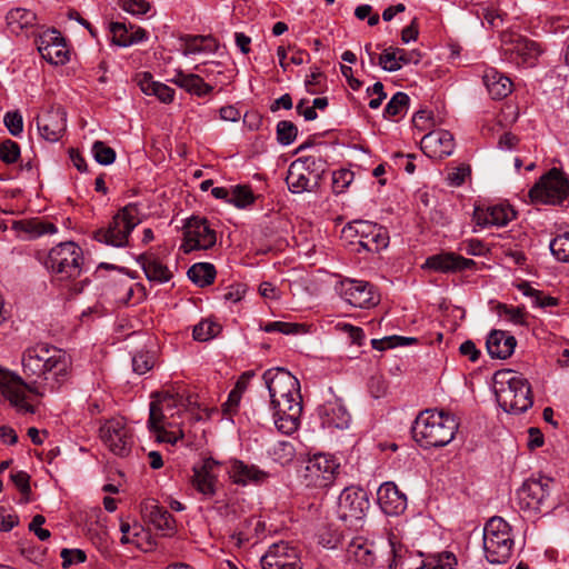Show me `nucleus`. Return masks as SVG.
Here are the masks:
<instances>
[{
    "label": "nucleus",
    "mask_w": 569,
    "mask_h": 569,
    "mask_svg": "<svg viewBox=\"0 0 569 569\" xmlns=\"http://www.w3.org/2000/svg\"><path fill=\"white\" fill-rule=\"evenodd\" d=\"M298 134L297 126L288 120H281L277 124V140L282 146L292 143Z\"/></svg>",
    "instance_id": "48"
},
{
    "label": "nucleus",
    "mask_w": 569,
    "mask_h": 569,
    "mask_svg": "<svg viewBox=\"0 0 569 569\" xmlns=\"http://www.w3.org/2000/svg\"><path fill=\"white\" fill-rule=\"evenodd\" d=\"M325 79V76L321 71L316 69L311 72L310 76L306 79V89L310 94H318L321 91L320 84Z\"/></svg>",
    "instance_id": "63"
},
{
    "label": "nucleus",
    "mask_w": 569,
    "mask_h": 569,
    "mask_svg": "<svg viewBox=\"0 0 569 569\" xmlns=\"http://www.w3.org/2000/svg\"><path fill=\"white\" fill-rule=\"evenodd\" d=\"M226 471L229 479L239 486L260 485L268 478V473L253 465H247L233 459L227 463Z\"/></svg>",
    "instance_id": "25"
},
{
    "label": "nucleus",
    "mask_w": 569,
    "mask_h": 569,
    "mask_svg": "<svg viewBox=\"0 0 569 569\" xmlns=\"http://www.w3.org/2000/svg\"><path fill=\"white\" fill-rule=\"evenodd\" d=\"M92 154L96 161L103 166L111 164L116 160V151L99 140L92 144Z\"/></svg>",
    "instance_id": "49"
},
{
    "label": "nucleus",
    "mask_w": 569,
    "mask_h": 569,
    "mask_svg": "<svg viewBox=\"0 0 569 569\" xmlns=\"http://www.w3.org/2000/svg\"><path fill=\"white\" fill-rule=\"evenodd\" d=\"M340 473V461L332 455L316 453L307 461L305 481L308 487L328 488Z\"/></svg>",
    "instance_id": "10"
},
{
    "label": "nucleus",
    "mask_w": 569,
    "mask_h": 569,
    "mask_svg": "<svg viewBox=\"0 0 569 569\" xmlns=\"http://www.w3.org/2000/svg\"><path fill=\"white\" fill-rule=\"evenodd\" d=\"M189 279L199 287L211 284L216 278L214 266L208 262L192 264L188 272Z\"/></svg>",
    "instance_id": "38"
},
{
    "label": "nucleus",
    "mask_w": 569,
    "mask_h": 569,
    "mask_svg": "<svg viewBox=\"0 0 569 569\" xmlns=\"http://www.w3.org/2000/svg\"><path fill=\"white\" fill-rule=\"evenodd\" d=\"M62 559V567L68 568L72 565L82 563L86 561V552L81 549H62L60 552Z\"/></svg>",
    "instance_id": "59"
},
{
    "label": "nucleus",
    "mask_w": 569,
    "mask_h": 569,
    "mask_svg": "<svg viewBox=\"0 0 569 569\" xmlns=\"http://www.w3.org/2000/svg\"><path fill=\"white\" fill-rule=\"evenodd\" d=\"M221 330V327L211 320H201L193 327V338L198 341H208L214 338Z\"/></svg>",
    "instance_id": "44"
},
{
    "label": "nucleus",
    "mask_w": 569,
    "mask_h": 569,
    "mask_svg": "<svg viewBox=\"0 0 569 569\" xmlns=\"http://www.w3.org/2000/svg\"><path fill=\"white\" fill-rule=\"evenodd\" d=\"M340 297L348 305L359 309H371L380 302L377 288L365 280L346 278L337 287Z\"/></svg>",
    "instance_id": "11"
},
{
    "label": "nucleus",
    "mask_w": 569,
    "mask_h": 569,
    "mask_svg": "<svg viewBox=\"0 0 569 569\" xmlns=\"http://www.w3.org/2000/svg\"><path fill=\"white\" fill-rule=\"evenodd\" d=\"M216 231L210 228L207 219L191 217L187 220L183 231L181 250L189 253L192 250H207L216 244Z\"/></svg>",
    "instance_id": "14"
},
{
    "label": "nucleus",
    "mask_w": 569,
    "mask_h": 569,
    "mask_svg": "<svg viewBox=\"0 0 569 569\" xmlns=\"http://www.w3.org/2000/svg\"><path fill=\"white\" fill-rule=\"evenodd\" d=\"M493 389L499 406L509 413H522L533 403L529 381L512 370H501L495 373Z\"/></svg>",
    "instance_id": "5"
},
{
    "label": "nucleus",
    "mask_w": 569,
    "mask_h": 569,
    "mask_svg": "<svg viewBox=\"0 0 569 569\" xmlns=\"http://www.w3.org/2000/svg\"><path fill=\"white\" fill-rule=\"evenodd\" d=\"M20 158V147L16 141L4 140L0 144V159L6 164H12Z\"/></svg>",
    "instance_id": "54"
},
{
    "label": "nucleus",
    "mask_w": 569,
    "mask_h": 569,
    "mask_svg": "<svg viewBox=\"0 0 569 569\" xmlns=\"http://www.w3.org/2000/svg\"><path fill=\"white\" fill-rule=\"evenodd\" d=\"M83 263L82 249L72 241L54 246L44 259V267L52 278L64 284L74 281L82 274Z\"/></svg>",
    "instance_id": "6"
},
{
    "label": "nucleus",
    "mask_w": 569,
    "mask_h": 569,
    "mask_svg": "<svg viewBox=\"0 0 569 569\" xmlns=\"http://www.w3.org/2000/svg\"><path fill=\"white\" fill-rule=\"evenodd\" d=\"M262 378L277 429L283 435H292L299 428L302 413L299 380L283 368L268 369Z\"/></svg>",
    "instance_id": "2"
},
{
    "label": "nucleus",
    "mask_w": 569,
    "mask_h": 569,
    "mask_svg": "<svg viewBox=\"0 0 569 569\" xmlns=\"http://www.w3.org/2000/svg\"><path fill=\"white\" fill-rule=\"evenodd\" d=\"M457 558L450 551L429 555L418 569H456Z\"/></svg>",
    "instance_id": "40"
},
{
    "label": "nucleus",
    "mask_w": 569,
    "mask_h": 569,
    "mask_svg": "<svg viewBox=\"0 0 569 569\" xmlns=\"http://www.w3.org/2000/svg\"><path fill=\"white\" fill-rule=\"evenodd\" d=\"M286 182L288 188L293 193L311 192L315 191L319 183L313 181L311 177L306 172L302 164L292 162L289 167Z\"/></svg>",
    "instance_id": "31"
},
{
    "label": "nucleus",
    "mask_w": 569,
    "mask_h": 569,
    "mask_svg": "<svg viewBox=\"0 0 569 569\" xmlns=\"http://www.w3.org/2000/svg\"><path fill=\"white\" fill-rule=\"evenodd\" d=\"M173 82L189 93L204 97L212 92L213 87L206 83L199 74L177 72Z\"/></svg>",
    "instance_id": "34"
},
{
    "label": "nucleus",
    "mask_w": 569,
    "mask_h": 569,
    "mask_svg": "<svg viewBox=\"0 0 569 569\" xmlns=\"http://www.w3.org/2000/svg\"><path fill=\"white\" fill-rule=\"evenodd\" d=\"M110 32L112 34V41L117 46L120 47H129L132 46V40L130 38V31L126 27L124 23L121 22H112L110 24Z\"/></svg>",
    "instance_id": "55"
},
{
    "label": "nucleus",
    "mask_w": 569,
    "mask_h": 569,
    "mask_svg": "<svg viewBox=\"0 0 569 569\" xmlns=\"http://www.w3.org/2000/svg\"><path fill=\"white\" fill-rule=\"evenodd\" d=\"M389 551L385 556L386 569H397L402 565L403 560L408 555V548L402 545L396 536H391L388 539Z\"/></svg>",
    "instance_id": "39"
},
{
    "label": "nucleus",
    "mask_w": 569,
    "mask_h": 569,
    "mask_svg": "<svg viewBox=\"0 0 569 569\" xmlns=\"http://www.w3.org/2000/svg\"><path fill=\"white\" fill-rule=\"evenodd\" d=\"M190 403L189 399L173 389L162 391L150 403L148 427L150 431L157 435L159 442L174 445L183 437L180 428L168 430V428L178 427L174 417Z\"/></svg>",
    "instance_id": "3"
},
{
    "label": "nucleus",
    "mask_w": 569,
    "mask_h": 569,
    "mask_svg": "<svg viewBox=\"0 0 569 569\" xmlns=\"http://www.w3.org/2000/svg\"><path fill=\"white\" fill-rule=\"evenodd\" d=\"M7 23L14 33L32 27L36 22V13L24 8H16L7 13Z\"/></svg>",
    "instance_id": "37"
},
{
    "label": "nucleus",
    "mask_w": 569,
    "mask_h": 569,
    "mask_svg": "<svg viewBox=\"0 0 569 569\" xmlns=\"http://www.w3.org/2000/svg\"><path fill=\"white\" fill-rule=\"evenodd\" d=\"M10 478L21 495L24 497L23 501L28 502L29 495L31 493L30 476L26 471H17L11 473Z\"/></svg>",
    "instance_id": "57"
},
{
    "label": "nucleus",
    "mask_w": 569,
    "mask_h": 569,
    "mask_svg": "<svg viewBox=\"0 0 569 569\" xmlns=\"http://www.w3.org/2000/svg\"><path fill=\"white\" fill-rule=\"evenodd\" d=\"M153 367V359L150 355L139 352L132 358V369L138 375H144Z\"/></svg>",
    "instance_id": "60"
},
{
    "label": "nucleus",
    "mask_w": 569,
    "mask_h": 569,
    "mask_svg": "<svg viewBox=\"0 0 569 569\" xmlns=\"http://www.w3.org/2000/svg\"><path fill=\"white\" fill-rule=\"evenodd\" d=\"M417 339L412 337H402V336H389L382 339H372L371 345L373 349L377 350H387L400 346H409L417 343Z\"/></svg>",
    "instance_id": "42"
},
{
    "label": "nucleus",
    "mask_w": 569,
    "mask_h": 569,
    "mask_svg": "<svg viewBox=\"0 0 569 569\" xmlns=\"http://www.w3.org/2000/svg\"><path fill=\"white\" fill-rule=\"evenodd\" d=\"M221 463L212 458H207L201 466L193 467L192 486L198 492L211 498L217 492V482Z\"/></svg>",
    "instance_id": "19"
},
{
    "label": "nucleus",
    "mask_w": 569,
    "mask_h": 569,
    "mask_svg": "<svg viewBox=\"0 0 569 569\" xmlns=\"http://www.w3.org/2000/svg\"><path fill=\"white\" fill-rule=\"evenodd\" d=\"M295 162L302 164V167L306 169V172L311 177L313 181H317L318 183L320 182L321 177L326 171L327 164L320 156H308L299 158L295 160Z\"/></svg>",
    "instance_id": "41"
},
{
    "label": "nucleus",
    "mask_w": 569,
    "mask_h": 569,
    "mask_svg": "<svg viewBox=\"0 0 569 569\" xmlns=\"http://www.w3.org/2000/svg\"><path fill=\"white\" fill-rule=\"evenodd\" d=\"M141 513L143 519L152 525L156 530L160 531L162 536H172L176 532L174 518L157 500H144L141 503Z\"/></svg>",
    "instance_id": "21"
},
{
    "label": "nucleus",
    "mask_w": 569,
    "mask_h": 569,
    "mask_svg": "<svg viewBox=\"0 0 569 569\" xmlns=\"http://www.w3.org/2000/svg\"><path fill=\"white\" fill-rule=\"evenodd\" d=\"M46 522V518L42 515H36L30 525L29 530L33 531L34 535L41 540L44 541L50 538L51 533L49 530L41 528V526Z\"/></svg>",
    "instance_id": "62"
},
{
    "label": "nucleus",
    "mask_w": 569,
    "mask_h": 569,
    "mask_svg": "<svg viewBox=\"0 0 569 569\" xmlns=\"http://www.w3.org/2000/svg\"><path fill=\"white\" fill-rule=\"evenodd\" d=\"M515 218V210L507 203L476 207L473 211V220L481 228L503 227Z\"/></svg>",
    "instance_id": "20"
},
{
    "label": "nucleus",
    "mask_w": 569,
    "mask_h": 569,
    "mask_svg": "<svg viewBox=\"0 0 569 569\" xmlns=\"http://www.w3.org/2000/svg\"><path fill=\"white\" fill-rule=\"evenodd\" d=\"M138 261L151 281L168 282L172 278L168 267L153 256L141 254Z\"/></svg>",
    "instance_id": "35"
},
{
    "label": "nucleus",
    "mask_w": 569,
    "mask_h": 569,
    "mask_svg": "<svg viewBox=\"0 0 569 569\" xmlns=\"http://www.w3.org/2000/svg\"><path fill=\"white\" fill-rule=\"evenodd\" d=\"M398 48L389 47L386 48L382 53L378 57V66L389 72H395L401 69V63L398 61Z\"/></svg>",
    "instance_id": "46"
},
{
    "label": "nucleus",
    "mask_w": 569,
    "mask_h": 569,
    "mask_svg": "<svg viewBox=\"0 0 569 569\" xmlns=\"http://www.w3.org/2000/svg\"><path fill=\"white\" fill-rule=\"evenodd\" d=\"M353 172L348 169H341L332 174V187L335 192H343L352 182Z\"/></svg>",
    "instance_id": "56"
},
{
    "label": "nucleus",
    "mask_w": 569,
    "mask_h": 569,
    "mask_svg": "<svg viewBox=\"0 0 569 569\" xmlns=\"http://www.w3.org/2000/svg\"><path fill=\"white\" fill-rule=\"evenodd\" d=\"M254 201V196L251 189L247 186H237L228 199L229 203L234 204L238 208H244Z\"/></svg>",
    "instance_id": "50"
},
{
    "label": "nucleus",
    "mask_w": 569,
    "mask_h": 569,
    "mask_svg": "<svg viewBox=\"0 0 569 569\" xmlns=\"http://www.w3.org/2000/svg\"><path fill=\"white\" fill-rule=\"evenodd\" d=\"M141 90L149 96H156L161 102L170 103L174 98V90L169 86L152 80L149 73H144L140 80Z\"/></svg>",
    "instance_id": "36"
},
{
    "label": "nucleus",
    "mask_w": 569,
    "mask_h": 569,
    "mask_svg": "<svg viewBox=\"0 0 569 569\" xmlns=\"http://www.w3.org/2000/svg\"><path fill=\"white\" fill-rule=\"evenodd\" d=\"M511 528L501 517H492L483 529V550L490 563H505L511 556Z\"/></svg>",
    "instance_id": "8"
},
{
    "label": "nucleus",
    "mask_w": 569,
    "mask_h": 569,
    "mask_svg": "<svg viewBox=\"0 0 569 569\" xmlns=\"http://www.w3.org/2000/svg\"><path fill=\"white\" fill-rule=\"evenodd\" d=\"M180 41L183 42L182 54L190 56L197 53H214L219 43L212 36H183L180 38Z\"/></svg>",
    "instance_id": "33"
},
{
    "label": "nucleus",
    "mask_w": 569,
    "mask_h": 569,
    "mask_svg": "<svg viewBox=\"0 0 569 569\" xmlns=\"http://www.w3.org/2000/svg\"><path fill=\"white\" fill-rule=\"evenodd\" d=\"M549 478L528 479L518 490L519 505L522 509L539 511L550 492Z\"/></svg>",
    "instance_id": "18"
},
{
    "label": "nucleus",
    "mask_w": 569,
    "mask_h": 569,
    "mask_svg": "<svg viewBox=\"0 0 569 569\" xmlns=\"http://www.w3.org/2000/svg\"><path fill=\"white\" fill-rule=\"evenodd\" d=\"M38 130L43 139L50 142L58 141L67 127V113L64 109L51 108L37 119Z\"/></svg>",
    "instance_id": "24"
},
{
    "label": "nucleus",
    "mask_w": 569,
    "mask_h": 569,
    "mask_svg": "<svg viewBox=\"0 0 569 569\" xmlns=\"http://www.w3.org/2000/svg\"><path fill=\"white\" fill-rule=\"evenodd\" d=\"M519 290L528 297L535 298V305L538 307H551L557 306L558 301L553 297H542L541 292L532 288L529 283L522 282L518 286Z\"/></svg>",
    "instance_id": "52"
},
{
    "label": "nucleus",
    "mask_w": 569,
    "mask_h": 569,
    "mask_svg": "<svg viewBox=\"0 0 569 569\" xmlns=\"http://www.w3.org/2000/svg\"><path fill=\"white\" fill-rule=\"evenodd\" d=\"M486 345L492 358L507 359L513 353L517 340L506 331L493 330L488 336Z\"/></svg>",
    "instance_id": "29"
},
{
    "label": "nucleus",
    "mask_w": 569,
    "mask_h": 569,
    "mask_svg": "<svg viewBox=\"0 0 569 569\" xmlns=\"http://www.w3.org/2000/svg\"><path fill=\"white\" fill-rule=\"evenodd\" d=\"M501 52L506 60L517 66H535L541 49L536 41L520 34L503 37Z\"/></svg>",
    "instance_id": "13"
},
{
    "label": "nucleus",
    "mask_w": 569,
    "mask_h": 569,
    "mask_svg": "<svg viewBox=\"0 0 569 569\" xmlns=\"http://www.w3.org/2000/svg\"><path fill=\"white\" fill-rule=\"evenodd\" d=\"M482 80L492 99H502L512 92L511 79L496 68H487Z\"/></svg>",
    "instance_id": "30"
},
{
    "label": "nucleus",
    "mask_w": 569,
    "mask_h": 569,
    "mask_svg": "<svg viewBox=\"0 0 569 569\" xmlns=\"http://www.w3.org/2000/svg\"><path fill=\"white\" fill-rule=\"evenodd\" d=\"M459 428L455 415L437 409L421 411L412 426L413 439L422 448H440L449 445Z\"/></svg>",
    "instance_id": "4"
},
{
    "label": "nucleus",
    "mask_w": 569,
    "mask_h": 569,
    "mask_svg": "<svg viewBox=\"0 0 569 569\" xmlns=\"http://www.w3.org/2000/svg\"><path fill=\"white\" fill-rule=\"evenodd\" d=\"M150 3L146 0H127L123 9L132 14L141 16L150 10Z\"/></svg>",
    "instance_id": "64"
},
{
    "label": "nucleus",
    "mask_w": 569,
    "mask_h": 569,
    "mask_svg": "<svg viewBox=\"0 0 569 569\" xmlns=\"http://www.w3.org/2000/svg\"><path fill=\"white\" fill-rule=\"evenodd\" d=\"M142 221L137 203H129L121 208L109 222L107 228L94 231V239L101 243L123 248L129 243L132 230Z\"/></svg>",
    "instance_id": "7"
},
{
    "label": "nucleus",
    "mask_w": 569,
    "mask_h": 569,
    "mask_svg": "<svg viewBox=\"0 0 569 569\" xmlns=\"http://www.w3.org/2000/svg\"><path fill=\"white\" fill-rule=\"evenodd\" d=\"M377 500L386 515L397 516L407 508V497L393 482L382 483L377 491Z\"/></svg>",
    "instance_id": "27"
},
{
    "label": "nucleus",
    "mask_w": 569,
    "mask_h": 569,
    "mask_svg": "<svg viewBox=\"0 0 569 569\" xmlns=\"http://www.w3.org/2000/svg\"><path fill=\"white\" fill-rule=\"evenodd\" d=\"M420 144L425 154L433 159H443L455 150L452 133L443 129L428 132L422 137Z\"/></svg>",
    "instance_id": "23"
},
{
    "label": "nucleus",
    "mask_w": 569,
    "mask_h": 569,
    "mask_svg": "<svg viewBox=\"0 0 569 569\" xmlns=\"http://www.w3.org/2000/svg\"><path fill=\"white\" fill-rule=\"evenodd\" d=\"M11 228L26 238H36L47 233L57 232V227L50 222H43L38 218L26 220H13Z\"/></svg>",
    "instance_id": "32"
},
{
    "label": "nucleus",
    "mask_w": 569,
    "mask_h": 569,
    "mask_svg": "<svg viewBox=\"0 0 569 569\" xmlns=\"http://www.w3.org/2000/svg\"><path fill=\"white\" fill-rule=\"evenodd\" d=\"M368 508L369 501L366 493L360 489L348 487L338 498L336 512L340 520L352 526L363 519Z\"/></svg>",
    "instance_id": "15"
},
{
    "label": "nucleus",
    "mask_w": 569,
    "mask_h": 569,
    "mask_svg": "<svg viewBox=\"0 0 569 569\" xmlns=\"http://www.w3.org/2000/svg\"><path fill=\"white\" fill-rule=\"evenodd\" d=\"M410 99L405 92H397L385 108V117L391 118L398 116L407 108Z\"/></svg>",
    "instance_id": "53"
},
{
    "label": "nucleus",
    "mask_w": 569,
    "mask_h": 569,
    "mask_svg": "<svg viewBox=\"0 0 569 569\" xmlns=\"http://www.w3.org/2000/svg\"><path fill=\"white\" fill-rule=\"evenodd\" d=\"M4 124L12 136H19L23 130L22 116L18 112H7L4 116Z\"/></svg>",
    "instance_id": "61"
},
{
    "label": "nucleus",
    "mask_w": 569,
    "mask_h": 569,
    "mask_svg": "<svg viewBox=\"0 0 569 569\" xmlns=\"http://www.w3.org/2000/svg\"><path fill=\"white\" fill-rule=\"evenodd\" d=\"M38 51L51 64H64L69 60V50L64 39L57 30H51L40 37Z\"/></svg>",
    "instance_id": "22"
},
{
    "label": "nucleus",
    "mask_w": 569,
    "mask_h": 569,
    "mask_svg": "<svg viewBox=\"0 0 569 569\" xmlns=\"http://www.w3.org/2000/svg\"><path fill=\"white\" fill-rule=\"evenodd\" d=\"M550 250L557 260L569 262V232L557 236L550 242Z\"/></svg>",
    "instance_id": "47"
},
{
    "label": "nucleus",
    "mask_w": 569,
    "mask_h": 569,
    "mask_svg": "<svg viewBox=\"0 0 569 569\" xmlns=\"http://www.w3.org/2000/svg\"><path fill=\"white\" fill-rule=\"evenodd\" d=\"M321 426L326 429H346L351 422V416L339 399L325 402L319 408Z\"/></svg>",
    "instance_id": "26"
},
{
    "label": "nucleus",
    "mask_w": 569,
    "mask_h": 569,
    "mask_svg": "<svg viewBox=\"0 0 569 569\" xmlns=\"http://www.w3.org/2000/svg\"><path fill=\"white\" fill-rule=\"evenodd\" d=\"M476 262L453 252H445L429 257L423 267L439 272H456L471 269Z\"/></svg>",
    "instance_id": "28"
},
{
    "label": "nucleus",
    "mask_w": 569,
    "mask_h": 569,
    "mask_svg": "<svg viewBox=\"0 0 569 569\" xmlns=\"http://www.w3.org/2000/svg\"><path fill=\"white\" fill-rule=\"evenodd\" d=\"M300 326L297 323L272 321L266 323L261 329L266 332H280L283 335H296L299 332Z\"/></svg>",
    "instance_id": "58"
},
{
    "label": "nucleus",
    "mask_w": 569,
    "mask_h": 569,
    "mask_svg": "<svg viewBox=\"0 0 569 569\" xmlns=\"http://www.w3.org/2000/svg\"><path fill=\"white\" fill-rule=\"evenodd\" d=\"M347 553L362 569H386L383 555H379L376 546L362 537L349 542Z\"/></svg>",
    "instance_id": "17"
},
{
    "label": "nucleus",
    "mask_w": 569,
    "mask_h": 569,
    "mask_svg": "<svg viewBox=\"0 0 569 569\" xmlns=\"http://www.w3.org/2000/svg\"><path fill=\"white\" fill-rule=\"evenodd\" d=\"M569 196V179L559 169L552 168L530 189L533 202L559 204Z\"/></svg>",
    "instance_id": "9"
},
{
    "label": "nucleus",
    "mask_w": 569,
    "mask_h": 569,
    "mask_svg": "<svg viewBox=\"0 0 569 569\" xmlns=\"http://www.w3.org/2000/svg\"><path fill=\"white\" fill-rule=\"evenodd\" d=\"M497 312L500 318L512 322L515 325H523L525 323V310L520 307H511L505 303H499L497 306Z\"/></svg>",
    "instance_id": "51"
},
{
    "label": "nucleus",
    "mask_w": 569,
    "mask_h": 569,
    "mask_svg": "<svg viewBox=\"0 0 569 569\" xmlns=\"http://www.w3.org/2000/svg\"><path fill=\"white\" fill-rule=\"evenodd\" d=\"M342 233L346 237L358 236L359 244L371 252H379L389 244V234L385 227L365 220H356L348 223Z\"/></svg>",
    "instance_id": "12"
},
{
    "label": "nucleus",
    "mask_w": 569,
    "mask_h": 569,
    "mask_svg": "<svg viewBox=\"0 0 569 569\" xmlns=\"http://www.w3.org/2000/svg\"><path fill=\"white\" fill-rule=\"evenodd\" d=\"M287 550L288 546L283 542L270 546L261 558L262 569H273L274 560H288L290 557L287 555Z\"/></svg>",
    "instance_id": "43"
},
{
    "label": "nucleus",
    "mask_w": 569,
    "mask_h": 569,
    "mask_svg": "<svg viewBox=\"0 0 569 569\" xmlns=\"http://www.w3.org/2000/svg\"><path fill=\"white\" fill-rule=\"evenodd\" d=\"M71 365V357L64 350L38 343L22 355L24 379L0 368V392L18 411L34 413V407L26 401V391L43 397L57 390L69 378Z\"/></svg>",
    "instance_id": "1"
},
{
    "label": "nucleus",
    "mask_w": 569,
    "mask_h": 569,
    "mask_svg": "<svg viewBox=\"0 0 569 569\" xmlns=\"http://www.w3.org/2000/svg\"><path fill=\"white\" fill-rule=\"evenodd\" d=\"M100 437L113 455L126 457L130 453L132 438L122 419L108 420L100 428Z\"/></svg>",
    "instance_id": "16"
},
{
    "label": "nucleus",
    "mask_w": 569,
    "mask_h": 569,
    "mask_svg": "<svg viewBox=\"0 0 569 569\" xmlns=\"http://www.w3.org/2000/svg\"><path fill=\"white\" fill-rule=\"evenodd\" d=\"M120 531L122 537L120 539L121 543H132L137 547H140V537L143 535V527L139 523L130 525L127 521H121Z\"/></svg>",
    "instance_id": "45"
}]
</instances>
